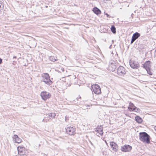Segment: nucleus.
Listing matches in <instances>:
<instances>
[{
  "label": "nucleus",
  "mask_w": 156,
  "mask_h": 156,
  "mask_svg": "<svg viewBox=\"0 0 156 156\" xmlns=\"http://www.w3.org/2000/svg\"><path fill=\"white\" fill-rule=\"evenodd\" d=\"M139 137L140 140L144 143L149 144L150 142V136L146 132L140 133Z\"/></svg>",
  "instance_id": "1"
},
{
  "label": "nucleus",
  "mask_w": 156,
  "mask_h": 156,
  "mask_svg": "<svg viewBox=\"0 0 156 156\" xmlns=\"http://www.w3.org/2000/svg\"><path fill=\"white\" fill-rule=\"evenodd\" d=\"M40 95L42 99L44 101L50 98V94L46 91H43L41 93Z\"/></svg>",
  "instance_id": "2"
},
{
  "label": "nucleus",
  "mask_w": 156,
  "mask_h": 156,
  "mask_svg": "<svg viewBox=\"0 0 156 156\" xmlns=\"http://www.w3.org/2000/svg\"><path fill=\"white\" fill-rule=\"evenodd\" d=\"M127 72L126 69L122 66H119L117 69V73L119 76H123Z\"/></svg>",
  "instance_id": "3"
},
{
  "label": "nucleus",
  "mask_w": 156,
  "mask_h": 156,
  "mask_svg": "<svg viewBox=\"0 0 156 156\" xmlns=\"http://www.w3.org/2000/svg\"><path fill=\"white\" fill-rule=\"evenodd\" d=\"M129 64L130 66L133 69H137L140 66L139 63L137 61H134L133 60H130Z\"/></svg>",
  "instance_id": "4"
},
{
  "label": "nucleus",
  "mask_w": 156,
  "mask_h": 156,
  "mask_svg": "<svg viewBox=\"0 0 156 156\" xmlns=\"http://www.w3.org/2000/svg\"><path fill=\"white\" fill-rule=\"evenodd\" d=\"M67 133L69 135H74L76 133L75 129L73 127L69 126L66 128Z\"/></svg>",
  "instance_id": "5"
},
{
  "label": "nucleus",
  "mask_w": 156,
  "mask_h": 156,
  "mask_svg": "<svg viewBox=\"0 0 156 156\" xmlns=\"http://www.w3.org/2000/svg\"><path fill=\"white\" fill-rule=\"evenodd\" d=\"M92 88L93 92L96 94H99L101 92L100 87L97 84L93 85L92 86Z\"/></svg>",
  "instance_id": "6"
},
{
  "label": "nucleus",
  "mask_w": 156,
  "mask_h": 156,
  "mask_svg": "<svg viewBox=\"0 0 156 156\" xmlns=\"http://www.w3.org/2000/svg\"><path fill=\"white\" fill-rule=\"evenodd\" d=\"M18 154L20 155H23L26 154L25 148L23 147L19 146L17 147Z\"/></svg>",
  "instance_id": "7"
},
{
  "label": "nucleus",
  "mask_w": 156,
  "mask_h": 156,
  "mask_svg": "<svg viewBox=\"0 0 156 156\" xmlns=\"http://www.w3.org/2000/svg\"><path fill=\"white\" fill-rule=\"evenodd\" d=\"M132 148L131 146L129 145H125L121 147V150L123 152H129Z\"/></svg>",
  "instance_id": "8"
},
{
  "label": "nucleus",
  "mask_w": 156,
  "mask_h": 156,
  "mask_svg": "<svg viewBox=\"0 0 156 156\" xmlns=\"http://www.w3.org/2000/svg\"><path fill=\"white\" fill-rule=\"evenodd\" d=\"M140 34L138 32H136L134 33L132 37L131 44H132L136 39L140 37Z\"/></svg>",
  "instance_id": "9"
},
{
  "label": "nucleus",
  "mask_w": 156,
  "mask_h": 156,
  "mask_svg": "<svg viewBox=\"0 0 156 156\" xmlns=\"http://www.w3.org/2000/svg\"><path fill=\"white\" fill-rule=\"evenodd\" d=\"M112 150L115 152H117L118 149V147L117 144L113 142H111L110 144Z\"/></svg>",
  "instance_id": "10"
},
{
  "label": "nucleus",
  "mask_w": 156,
  "mask_h": 156,
  "mask_svg": "<svg viewBox=\"0 0 156 156\" xmlns=\"http://www.w3.org/2000/svg\"><path fill=\"white\" fill-rule=\"evenodd\" d=\"M13 140L15 141L16 143H20L22 142V140L16 135H14L12 137Z\"/></svg>",
  "instance_id": "11"
},
{
  "label": "nucleus",
  "mask_w": 156,
  "mask_h": 156,
  "mask_svg": "<svg viewBox=\"0 0 156 156\" xmlns=\"http://www.w3.org/2000/svg\"><path fill=\"white\" fill-rule=\"evenodd\" d=\"M128 109L129 111L131 112L135 111L136 109V107L134 105L133 103L130 102L129 104V106L128 107Z\"/></svg>",
  "instance_id": "12"
},
{
  "label": "nucleus",
  "mask_w": 156,
  "mask_h": 156,
  "mask_svg": "<svg viewBox=\"0 0 156 156\" xmlns=\"http://www.w3.org/2000/svg\"><path fill=\"white\" fill-rule=\"evenodd\" d=\"M151 62L149 61H147L143 64V67L145 69H151Z\"/></svg>",
  "instance_id": "13"
},
{
  "label": "nucleus",
  "mask_w": 156,
  "mask_h": 156,
  "mask_svg": "<svg viewBox=\"0 0 156 156\" xmlns=\"http://www.w3.org/2000/svg\"><path fill=\"white\" fill-rule=\"evenodd\" d=\"M92 11L94 13L97 15L100 14L101 13V11L97 7H94Z\"/></svg>",
  "instance_id": "14"
},
{
  "label": "nucleus",
  "mask_w": 156,
  "mask_h": 156,
  "mask_svg": "<svg viewBox=\"0 0 156 156\" xmlns=\"http://www.w3.org/2000/svg\"><path fill=\"white\" fill-rule=\"evenodd\" d=\"M42 80H44L45 79H50V77L49 76V75L48 73H43L42 74L41 76Z\"/></svg>",
  "instance_id": "15"
},
{
  "label": "nucleus",
  "mask_w": 156,
  "mask_h": 156,
  "mask_svg": "<svg viewBox=\"0 0 156 156\" xmlns=\"http://www.w3.org/2000/svg\"><path fill=\"white\" fill-rule=\"evenodd\" d=\"M41 81L48 85H50L52 83V82L50 80V79H48V80L47 79L44 80H42Z\"/></svg>",
  "instance_id": "16"
},
{
  "label": "nucleus",
  "mask_w": 156,
  "mask_h": 156,
  "mask_svg": "<svg viewBox=\"0 0 156 156\" xmlns=\"http://www.w3.org/2000/svg\"><path fill=\"white\" fill-rule=\"evenodd\" d=\"M81 100V97L80 96H79L77 97L76 100H73V101L72 103H74L75 105H77L78 104V101H80Z\"/></svg>",
  "instance_id": "17"
},
{
  "label": "nucleus",
  "mask_w": 156,
  "mask_h": 156,
  "mask_svg": "<svg viewBox=\"0 0 156 156\" xmlns=\"http://www.w3.org/2000/svg\"><path fill=\"white\" fill-rule=\"evenodd\" d=\"M47 115H48V116L49 118H50V119H53L56 116V114L55 113L52 112L49 113Z\"/></svg>",
  "instance_id": "18"
},
{
  "label": "nucleus",
  "mask_w": 156,
  "mask_h": 156,
  "mask_svg": "<svg viewBox=\"0 0 156 156\" xmlns=\"http://www.w3.org/2000/svg\"><path fill=\"white\" fill-rule=\"evenodd\" d=\"M48 116V115L47 114H46L45 115L44 119L42 120L43 122H47L50 120V118H49V117Z\"/></svg>",
  "instance_id": "19"
},
{
  "label": "nucleus",
  "mask_w": 156,
  "mask_h": 156,
  "mask_svg": "<svg viewBox=\"0 0 156 156\" xmlns=\"http://www.w3.org/2000/svg\"><path fill=\"white\" fill-rule=\"evenodd\" d=\"M135 120L139 123H141L143 120L142 118L139 116H136L135 118Z\"/></svg>",
  "instance_id": "20"
},
{
  "label": "nucleus",
  "mask_w": 156,
  "mask_h": 156,
  "mask_svg": "<svg viewBox=\"0 0 156 156\" xmlns=\"http://www.w3.org/2000/svg\"><path fill=\"white\" fill-rule=\"evenodd\" d=\"M49 59L50 60L53 62H55V61L57 60V57H54V56H50L49 58Z\"/></svg>",
  "instance_id": "21"
},
{
  "label": "nucleus",
  "mask_w": 156,
  "mask_h": 156,
  "mask_svg": "<svg viewBox=\"0 0 156 156\" xmlns=\"http://www.w3.org/2000/svg\"><path fill=\"white\" fill-rule=\"evenodd\" d=\"M111 30L113 34H115L116 32V28L115 27L114 25H112L111 26Z\"/></svg>",
  "instance_id": "22"
},
{
  "label": "nucleus",
  "mask_w": 156,
  "mask_h": 156,
  "mask_svg": "<svg viewBox=\"0 0 156 156\" xmlns=\"http://www.w3.org/2000/svg\"><path fill=\"white\" fill-rule=\"evenodd\" d=\"M146 70L147 73L150 75H152L153 74L152 72L150 70V69H146Z\"/></svg>",
  "instance_id": "23"
},
{
  "label": "nucleus",
  "mask_w": 156,
  "mask_h": 156,
  "mask_svg": "<svg viewBox=\"0 0 156 156\" xmlns=\"http://www.w3.org/2000/svg\"><path fill=\"white\" fill-rule=\"evenodd\" d=\"M99 129H100V130H99V134L101 135H102L103 134V129H102V128H99Z\"/></svg>",
  "instance_id": "24"
},
{
  "label": "nucleus",
  "mask_w": 156,
  "mask_h": 156,
  "mask_svg": "<svg viewBox=\"0 0 156 156\" xmlns=\"http://www.w3.org/2000/svg\"><path fill=\"white\" fill-rule=\"evenodd\" d=\"M3 5L1 3H0V11L3 9Z\"/></svg>",
  "instance_id": "25"
},
{
  "label": "nucleus",
  "mask_w": 156,
  "mask_h": 156,
  "mask_svg": "<svg viewBox=\"0 0 156 156\" xmlns=\"http://www.w3.org/2000/svg\"><path fill=\"white\" fill-rule=\"evenodd\" d=\"M135 111L136 112L140 113V112L141 111V110H140V109L136 107V109L135 110V111Z\"/></svg>",
  "instance_id": "26"
},
{
  "label": "nucleus",
  "mask_w": 156,
  "mask_h": 156,
  "mask_svg": "<svg viewBox=\"0 0 156 156\" xmlns=\"http://www.w3.org/2000/svg\"><path fill=\"white\" fill-rule=\"evenodd\" d=\"M105 14L107 16V17H110V16L107 13H105Z\"/></svg>",
  "instance_id": "27"
},
{
  "label": "nucleus",
  "mask_w": 156,
  "mask_h": 156,
  "mask_svg": "<svg viewBox=\"0 0 156 156\" xmlns=\"http://www.w3.org/2000/svg\"><path fill=\"white\" fill-rule=\"evenodd\" d=\"M2 59L0 58V65L2 63Z\"/></svg>",
  "instance_id": "28"
},
{
  "label": "nucleus",
  "mask_w": 156,
  "mask_h": 156,
  "mask_svg": "<svg viewBox=\"0 0 156 156\" xmlns=\"http://www.w3.org/2000/svg\"><path fill=\"white\" fill-rule=\"evenodd\" d=\"M99 129H97L96 131H97L99 133Z\"/></svg>",
  "instance_id": "29"
},
{
  "label": "nucleus",
  "mask_w": 156,
  "mask_h": 156,
  "mask_svg": "<svg viewBox=\"0 0 156 156\" xmlns=\"http://www.w3.org/2000/svg\"><path fill=\"white\" fill-rule=\"evenodd\" d=\"M90 143L91 144L92 146H94V145H93V144H92V142H91V141H90Z\"/></svg>",
  "instance_id": "30"
},
{
  "label": "nucleus",
  "mask_w": 156,
  "mask_h": 156,
  "mask_svg": "<svg viewBox=\"0 0 156 156\" xmlns=\"http://www.w3.org/2000/svg\"><path fill=\"white\" fill-rule=\"evenodd\" d=\"M154 129L155 130V131H156V126H154Z\"/></svg>",
  "instance_id": "31"
},
{
  "label": "nucleus",
  "mask_w": 156,
  "mask_h": 156,
  "mask_svg": "<svg viewBox=\"0 0 156 156\" xmlns=\"http://www.w3.org/2000/svg\"><path fill=\"white\" fill-rule=\"evenodd\" d=\"M133 13H132V14H131V16H132V18H133Z\"/></svg>",
  "instance_id": "32"
},
{
  "label": "nucleus",
  "mask_w": 156,
  "mask_h": 156,
  "mask_svg": "<svg viewBox=\"0 0 156 156\" xmlns=\"http://www.w3.org/2000/svg\"><path fill=\"white\" fill-rule=\"evenodd\" d=\"M13 58H16V56H14Z\"/></svg>",
  "instance_id": "33"
},
{
  "label": "nucleus",
  "mask_w": 156,
  "mask_h": 156,
  "mask_svg": "<svg viewBox=\"0 0 156 156\" xmlns=\"http://www.w3.org/2000/svg\"><path fill=\"white\" fill-rule=\"evenodd\" d=\"M105 142H106V144H107V143L106 142V141H105Z\"/></svg>",
  "instance_id": "34"
},
{
  "label": "nucleus",
  "mask_w": 156,
  "mask_h": 156,
  "mask_svg": "<svg viewBox=\"0 0 156 156\" xmlns=\"http://www.w3.org/2000/svg\"><path fill=\"white\" fill-rule=\"evenodd\" d=\"M112 45H111L110 46V47H111Z\"/></svg>",
  "instance_id": "35"
}]
</instances>
